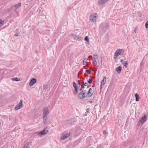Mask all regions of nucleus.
Listing matches in <instances>:
<instances>
[{
    "instance_id": "obj_39",
    "label": "nucleus",
    "mask_w": 148,
    "mask_h": 148,
    "mask_svg": "<svg viewBox=\"0 0 148 148\" xmlns=\"http://www.w3.org/2000/svg\"><path fill=\"white\" fill-rule=\"evenodd\" d=\"M84 84L85 86H86L88 85V84L87 82H86Z\"/></svg>"
},
{
    "instance_id": "obj_40",
    "label": "nucleus",
    "mask_w": 148,
    "mask_h": 148,
    "mask_svg": "<svg viewBox=\"0 0 148 148\" xmlns=\"http://www.w3.org/2000/svg\"><path fill=\"white\" fill-rule=\"evenodd\" d=\"M14 36H18V33H16L14 34Z\"/></svg>"
},
{
    "instance_id": "obj_49",
    "label": "nucleus",
    "mask_w": 148,
    "mask_h": 148,
    "mask_svg": "<svg viewBox=\"0 0 148 148\" xmlns=\"http://www.w3.org/2000/svg\"><path fill=\"white\" fill-rule=\"evenodd\" d=\"M82 88H81L80 89H79V90L80 91H82Z\"/></svg>"
},
{
    "instance_id": "obj_24",
    "label": "nucleus",
    "mask_w": 148,
    "mask_h": 148,
    "mask_svg": "<svg viewBox=\"0 0 148 148\" xmlns=\"http://www.w3.org/2000/svg\"><path fill=\"white\" fill-rule=\"evenodd\" d=\"M48 88V85L45 84L43 87V89L44 90L47 89Z\"/></svg>"
},
{
    "instance_id": "obj_9",
    "label": "nucleus",
    "mask_w": 148,
    "mask_h": 148,
    "mask_svg": "<svg viewBox=\"0 0 148 148\" xmlns=\"http://www.w3.org/2000/svg\"><path fill=\"white\" fill-rule=\"evenodd\" d=\"M109 0H100L98 2V4L99 5H101L104 3L108 2Z\"/></svg>"
},
{
    "instance_id": "obj_43",
    "label": "nucleus",
    "mask_w": 148,
    "mask_h": 148,
    "mask_svg": "<svg viewBox=\"0 0 148 148\" xmlns=\"http://www.w3.org/2000/svg\"><path fill=\"white\" fill-rule=\"evenodd\" d=\"M92 88H90L89 89V91H91V90H92Z\"/></svg>"
},
{
    "instance_id": "obj_41",
    "label": "nucleus",
    "mask_w": 148,
    "mask_h": 148,
    "mask_svg": "<svg viewBox=\"0 0 148 148\" xmlns=\"http://www.w3.org/2000/svg\"><path fill=\"white\" fill-rule=\"evenodd\" d=\"M137 27H136V28H135V29H134V32L135 33H136V30H136V29H137Z\"/></svg>"
},
{
    "instance_id": "obj_25",
    "label": "nucleus",
    "mask_w": 148,
    "mask_h": 148,
    "mask_svg": "<svg viewBox=\"0 0 148 148\" xmlns=\"http://www.w3.org/2000/svg\"><path fill=\"white\" fill-rule=\"evenodd\" d=\"M123 65L124 66L125 68H126L127 67V66L128 65V62L127 61H125L124 62L123 64Z\"/></svg>"
},
{
    "instance_id": "obj_45",
    "label": "nucleus",
    "mask_w": 148,
    "mask_h": 148,
    "mask_svg": "<svg viewBox=\"0 0 148 148\" xmlns=\"http://www.w3.org/2000/svg\"><path fill=\"white\" fill-rule=\"evenodd\" d=\"M85 83H84V81H83V82H82L81 83V84H84Z\"/></svg>"
},
{
    "instance_id": "obj_26",
    "label": "nucleus",
    "mask_w": 148,
    "mask_h": 148,
    "mask_svg": "<svg viewBox=\"0 0 148 148\" xmlns=\"http://www.w3.org/2000/svg\"><path fill=\"white\" fill-rule=\"evenodd\" d=\"M47 118V116H44H44H43V119H44V120H43V122L45 124H46L47 122V119H46V118Z\"/></svg>"
},
{
    "instance_id": "obj_6",
    "label": "nucleus",
    "mask_w": 148,
    "mask_h": 148,
    "mask_svg": "<svg viewBox=\"0 0 148 148\" xmlns=\"http://www.w3.org/2000/svg\"><path fill=\"white\" fill-rule=\"evenodd\" d=\"M48 132V130H47V128H45L43 130L38 132V135L41 134L42 135H44L46 134Z\"/></svg>"
},
{
    "instance_id": "obj_34",
    "label": "nucleus",
    "mask_w": 148,
    "mask_h": 148,
    "mask_svg": "<svg viewBox=\"0 0 148 148\" xmlns=\"http://www.w3.org/2000/svg\"><path fill=\"white\" fill-rule=\"evenodd\" d=\"M44 12V11H42V12L41 13L40 12V13L39 14V15H42H42H44L43 14Z\"/></svg>"
},
{
    "instance_id": "obj_15",
    "label": "nucleus",
    "mask_w": 148,
    "mask_h": 148,
    "mask_svg": "<svg viewBox=\"0 0 148 148\" xmlns=\"http://www.w3.org/2000/svg\"><path fill=\"white\" fill-rule=\"evenodd\" d=\"M122 70V67L121 66H119L116 69V70L118 73H119L121 72Z\"/></svg>"
},
{
    "instance_id": "obj_32",
    "label": "nucleus",
    "mask_w": 148,
    "mask_h": 148,
    "mask_svg": "<svg viewBox=\"0 0 148 148\" xmlns=\"http://www.w3.org/2000/svg\"><path fill=\"white\" fill-rule=\"evenodd\" d=\"M87 60H88V59H86V58H85L84 60L83 61V64L84 65H85L84 64V62L87 63Z\"/></svg>"
},
{
    "instance_id": "obj_22",
    "label": "nucleus",
    "mask_w": 148,
    "mask_h": 148,
    "mask_svg": "<svg viewBox=\"0 0 148 148\" xmlns=\"http://www.w3.org/2000/svg\"><path fill=\"white\" fill-rule=\"evenodd\" d=\"M90 109L89 108H87L86 109V112L85 113L86 116L87 114H88V113H90L89 111H90Z\"/></svg>"
},
{
    "instance_id": "obj_47",
    "label": "nucleus",
    "mask_w": 148,
    "mask_h": 148,
    "mask_svg": "<svg viewBox=\"0 0 148 148\" xmlns=\"http://www.w3.org/2000/svg\"><path fill=\"white\" fill-rule=\"evenodd\" d=\"M88 102H90V103H92V101H88Z\"/></svg>"
},
{
    "instance_id": "obj_2",
    "label": "nucleus",
    "mask_w": 148,
    "mask_h": 148,
    "mask_svg": "<svg viewBox=\"0 0 148 148\" xmlns=\"http://www.w3.org/2000/svg\"><path fill=\"white\" fill-rule=\"evenodd\" d=\"M42 110L43 116H47L49 113L48 108L47 107H44Z\"/></svg>"
},
{
    "instance_id": "obj_38",
    "label": "nucleus",
    "mask_w": 148,
    "mask_h": 148,
    "mask_svg": "<svg viewBox=\"0 0 148 148\" xmlns=\"http://www.w3.org/2000/svg\"><path fill=\"white\" fill-rule=\"evenodd\" d=\"M106 131L105 130H103V134L104 135L106 134Z\"/></svg>"
},
{
    "instance_id": "obj_13",
    "label": "nucleus",
    "mask_w": 148,
    "mask_h": 148,
    "mask_svg": "<svg viewBox=\"0 0 148 148\" xmlns=\"http://www.w3.org/2000/svg\"><path fill=\"white\" fill-rule=\"evenodd\" d=\"M69 134H66L61 136V139L62 140H64L69 137Z\"/></svg>"
},
{
    "instance_id": "obj_16",
    "label": "nucleus",
    "mask_w": 148,
    "mask_h": 148,
    "mask_svg": "<svg viewBox=\"0 0 148 148\" xmlns=\"http://www.w3.org/2000/svg\"><path fill=\"white\" fill-rule=\"evenodd\" d=\"M135 97H136V101H138L140 100V97L139 95L136 93L135 94Z\"/></svg>"
},
{
    "instance_id": "obj_33",
    "label": "nucleus",
    "mask_w": 148,
    "mask_h": 148,
    "mask_svg": "<svg viewBox=\"0 0 148 148\" xmlns=\"http://www.w3.org/2000/svg\"><path fill=\"white\" fill-rule=\"evenodd\" d=\"M105 29H106L109 27V25L108 24H106L105 26Z\"/></svg>"
},
{
    "instance_id": "obj_17",
    "label": "nucleus",
    "mask_w": 148,
    "mask_h": 148,
    "mask_svg": "<svg viewBox=\"0 0 148 148\" xmlns=\"http://www.w3.org/2000/svg\"><path fill=\"white\" fill-rule=\"evenodd\" d=\"M74 89L75 90L73 91V94L74 95H76L78 93V90L79 89L78 88H74Z\"/></svg>"
},
{
    "instance_id": "obj_21",
    "label": "nucleus",
    "mask_w": 148,
    "mask_h": 148,
    "mask_svg": "<svg viewBox=\"0 0 148 148\" xmlns=\"http://www.w3.org/2000/svg\"><path fill=\"white\" fill-rule=\"evenodd\" d=\"M84 40L86 41L87 43L89 44V38L87 36H86L84 38Z\"/></svg>"
},
{
    "instance_id": "obj_29",
    "label": "nucleus",
    "mask_w": 148,
    "mask_h": 148,
    "mask_svg": "<svg viewBox=\"0 0 148 148\" xmlns=\"http://www.w3.org/2000/svg\"><path fill=\"white\" fill-rule=\"evenodd\" d=\"M4 21H2L0 19V27L1 26L3 25V24Z\"/></svg>"
},
{
    "instance_id": "obj_51",
    "label": "nucleus",
    "mask_w": 148,
    "mask_h": 148,
    "mask_svg": "<svg viewBox=\"0 0 148 148\" xmlns=\"http://www.w3.org/2000/svg\"><path fill=\"white\" fill-rule=\"evenodd\" d=\"M24 148H25L24 147Z\"/></svg>"
},
{
    "instance_id": "obj_50",
    "label": "nucleus",
    "mask_w": 148,
    "mask_h": 148,
    "mask_svg": "<svg viewBox=\"0 0 148 148\" xmlns=\"http://www.w3.org/2000/svg\"><path fill=\"white\" fill-rule=\"evenodd\" d=\"M78 84H79V85H81V84L80 82Z\"/></svg>"
},
{
    "instance_id": "obj_19",
    "label": "nucleus",
    "mask_w": 148,
    "mask_h": 148,
    "mask_svg": "<svg viewBox=\"0 0 148 148\" xmlns=\"http://www.w3.org/2000/svg\"><path fill=\"white\" fill-rule=\"evenodd\" d=\"M12 80L13 81H19L20 80V79L19 78L14 77L12 79Z\"/></svg>"
},
{
    "instance_id": "obj_8",
    "label": "nucleus",
    "mask_w": 148,
    "mask_h": 148,
    "mask_svg": "<svg viewBox=\"0 0 148 148\" xmlns=\"http://www.w3.org/2000/svg\"><path fill=\"white\" fill-rule=\"evenodd\" d=\"M37 82V80L36 79L33 78L32 79L30 80L29 83V85L30 86H33L35 83H36Z\"/></svg>"
},
{
    "instance_id": "obj_46",
    "label": "nucleus",
    "mask_w": 148,
    "mask_h": 148,
    "mask_svg": "<svg viewBox=\"0 0 148 148\" xmlns=\"http://www.w3.org/2000/svg\"><path fill=\"white\" fill-rule=\"evenodd\" d=\"M123 61V59H121V62H122Z\"/></svg>"
},
{
    "instance_id": "obj_37",
    "label": "nucleus",
    "mask_w": 148,
    "mask_h": 148,
    "mask_svg": "<svg viewBox=\"0 0 148 148\" xmlns=\"http://www.w3.org/2000/svg\"><path fill=\"white\" fill-rule=\"evenodd\" d=\"M104 120H105V119L103 118V119H101V120H100V122L101 123V124H102V122Z\"/></svg>"
},
{
    "instance_id": "obj_35",
    "label": "nucleus",
    "mask_w": 148,
    "mask_h": 148,
    "mask_svg": "<svg viewBox=\"0 0 148 148\" xmlns=\"http://www.w3.org/2000/svg\"><path fill=\"white\" fill-rule=\"evenodd\" d=\"M81 88L82 89H84V88L85 86L84 84H81Z\"/></svg>"
},
{
    "instance_id": "obj_14",
    "label": "nucleus",
    "mask_w": 148,
    "mask_h": 148,
    "mask_svg": "<svg viewBox=\"0 0 148 148\" xmlns=\"http://www.w3.org/2000/svg\"><path fill=\"white\" fill-rule=\"evenodd\" d=\"M93 92H91L90 91L88 90L87 93L86 94V96L88 97H90L93 95Z\"/></svg>"
},
{
    "instance_id": "obj_27",
    "label": "nucleus",
    "mask_w": 148,
    "mask_h": 148,
    "mask_svg": "<svg viewBox=\"0 0 148 148\" xmlns=\"http://www.w3.org/2000/svg\"><path fill=\"white\" fill-rule=\"evenodd\" d=\"M96 58L94 57V61H93V65L94 66H95L97 65V62L95 60Z\"/></svg>"
},
{
    "instance_id": "obj_3",
    "label": "nucleus",
    "mask_w": 148,
    "mask_h": 148,
    "mask_svg": "<svg viewBox=\"0 0 148 148\" xmlns=\"http://www.w3.org/2000/svg\"><path fill=\"white\" fill-rule=\"evenodd\" d=\"M23 100L21 99L20 100V102L14 108V110H17L20 109L23 106Z\"/></svg>"
},
{
    "instance_id": "obj_30",
    "label": "nucleus",
    "mask_w": 148,
    "mask_h": 148,
    "mask_svg": "<svg viewBox=\"0 0 148 148\" xmlns=\"http://www.w3.org/2000/svg\"><path fill=\"white\" fill-rule=\"evenodd\" d=\"M86 72L89 74H91V71L88 69L86 70Z\"/></svg>"
},
{
    "instance_id": "obj_48",
    "label": "nucleus",
    "mask_w": 148,
    "mask_h": 148,
    "mask_svg": "<svg viewBox=\"0 0 148 148\" xmlns=\"http://www.w3.org/2000/svg\"><path fill=\"white\" fill-rule=\"evenodd\" d=\"M92 56H89V58H92Z\"/></svg>"
},
{
    "instance_id": "obj_1",
    "label": "nucleus",
    "mask_w": 148,
    "mask_h": 148,
    "mask_svg": "<svg viewBox=\"0 0 148 148\" xmlns=\"http://www.w3.org/2000/svg\"><path fill=\"white\" fill-rule=\"evenodd\" d=\"M86 90H83L80 92L78 94V97L80 99H84L86 97Z\"/></svg>"
},
{
    "instance_id": "obj_23",
    "label": "nucleus",
    "mask_w": 148,
    "mask_h": 148,
    "mask_svg": "<svg viewBox=\"0 0 148 148\" xmlns=\"http://www.w3.org/2000/svg\"><path fill=\"white\" fill-rule=\"evenodd\" d=\"M73 84L74 88H78V86L77 84L75 82H73Z\"/></svg>"
},
{
    "instance_id": "obj_28",
    "label": "nucleus",
    "mask_w": 148,
    "mask_h": 148,
    "mask_svg": "<svg viewBox=\"0 0 148 148\" xmlns=\"http://www.w3.org/2000/svg\"><path fill=\"white\" fill-rule=\"evenodd\" d=\"M92 79L91 78H90L88 80V83L89 84H91L92 83Z\"/></svg>"
},
{
    "instance_id": "obj_20",
    "label": "nucleus",
    "mask_w": 148,
    "mask_h": 148,
    "mask_svg": "<svg viewBox=\"0 0 148 148\" xmlns=\"http://www.w3.org/2000/svg\"><path fill=\"white\" fill-rule=\"evenodd\" d=\"M29 142H27L25 144L24 148H29Z\"/></svg>"
},
{
    "instance_id": "obj_5",
    "label": "nucleus",
    "mask_w": 148,
    "mask_h": 148,
    "mask_svg": "<svg viewBox=\"0 0 148 148\" xmlns=\"http://www.w3.org/2000/svg\"><path fill=\"white\" fill-rule=\"evenodd\" d=\"M71 36L73 37L74 40H76L79 41L81 39V37L79 35H77L73 34H70Z\"/></svg>"
},
{
    "instance_id": "obj_7",
    "label": "nucleus",
    "mask_w": 148,
    "mask_h": 148,
    "mask_svg": "<svg viewBox=\"0 0 148 148\" xmlns=\"http://www.w3.org/2000/svg\"><path fill=\"white\" fill-rule=\"evenodd\" d=\"M147 116L145 114H144L141 118L139 122H140L141 123L143 124L146 121L147 119Z\"/></svg>"
},
{
    "instance_id": "obj_11",
    "label": "nucleus",
    "mask_w": 148,
    "mask_h": 148,
    "mask_svg": "<svg viewBox=\"0 0 148 148\" xmlns=\"http://www.w3.org/2000/svg\"><path fill=\"white\" fill-rule=\"evenodd\" d=\"M105 25L101 24L100 27V28L101 31L103 33L105 32L106 31V29H105Z\"/></svg>"
},
{
    "instance_id": "obj_31",
    "label": "nucleus",
    "mask_w": 148,
    "mask_h": 148,
    "mask_svg": "<svg viewBox=\"0 0 148 148\" xmlns=\"http://www.w3.org/2000/svg\"><path fill=\"white\" fill-rule=\"evenodd\" d=\"M145 27L146 28H148V21L146 22L145 24Z\"/></svg>"
},
{
    "instance_id": "obj_44",
    "label": "nucleus",
    "mask_w": 148,
    "mask_h": 148,
    "mask_svg": "<svg viewBox=\"0 0 148 148\" xmlns=\"http://www.w3.org/2000/svg\"><path fill=\"white\" fill-rule=\"evenodd\" d=\"M38 11H39L40 12V11H41V10H40V9H39V8L38 9Z\"/></svg>"
},
{
    "instance_id": "obj_36",
    "label": "nucleus",
    "mask_w": 148,
    "mask_h": 148,
    "mask_svg": "<svg viewBox=\"0 0 148 148\" xmlns=\"http://www.w3.org/2000/svg\"><path fill=\"white\" fill-rule=\"evenodd\" d=\"M93 56H95V57L96 58H95V59H97L98 57V56H97V55L96 54H94L93 55Z\"/></svg>"
},
{
    "instance_id": "obj_4",
    "label": "nucleus",
    "mask_w": 148,
    "mask_h": 148,
    "mask_svg": "<svg viewBox=\"0 0 148 148\" xmlns=\"http://www.w3.org/2000/svg\"><path fill=\"white\" fill-rule=\"evenodd\" d=\"M122 51V49H118L115 52L114 55V58L116 59L119 55L121 54Z\"/></svg>"
},
{
    "instance_id": "obj_12",
    "label": "nucleus",
    "mask_w": 148,
    "mask_h": 148,
    "mask_svg": "<svg viewBox=\"0 0 148 148\" xmlns=\"http://www.w3.org/2000/svg\"><path fill=\"white\" fill-rule=\"evenodd\" d=\"M106 77H104L101 82V86H103L106 82Z\"/></svg>"
},
{
    "instance_id": "obj_42",
    "label": "nucleus",
    "mask_w": 148,
    "mask_h": 148,
    "mask_svg": "<svg viewBox=\"0 0 148 148\" xmlns=\"http://www.w3.org/2000/svg\"><path fill=\"white\" fill-rule=\"evenodd\" d=\"M84 75L85 77H86L88 76V75L85 73L84 74Z\"/></svg>"
},
{
    "instance_id": "obj_18",
    "label": "nucleus",
    "mask_w": 148,
    "mask_h": 148,
    "mask_svg": "<svg viewBox=\"0 0 148 148\" xmlns=\"http://www.w3.org/2000/svg\"><path fill=\"white\" fill-rule=\"evenodd\" d=\"M21 5V3H19L13 6V7H15V9L16 10L17 8H18L19 6H20Z\"/></svg>"
},
{
    "instance_id": "obj_10",
    "label": "nucleus",
    "mask_w": 148,
    "mask_h": 148,
    "mask_svg": "<svg viewBox=\"0 0 148 148\" xmlns=\"http://www.w3.org/2000/svg\"><path fill=\"white\" fill-rule=\"evenodd\" d=\"M96 16L94 15H92L90 17V20L92 22H94L96 21Z\"/></svg>"
}]
</instances>
